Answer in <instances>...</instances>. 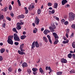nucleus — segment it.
<instances>
[{
  "label": "nucleus",
  "instance_id": "obj_44",
  "mask_svg": "<svg viewBox=\"0 0 75 75\" xmlns=\"http://www.w3.org/2000/svg\"><path fill=\"white\" fill-rule=\"evenodd\" d=\"M69 7H70V5L69 4H67L65 6L66 8H69Z\"/></svg>",
  "mask_w": 75,
  "mask_h": 75
},
{
  "label": "nucleus",
  "instance_id": "obj_47",
  "mask_svg": "<svg viewBox=\"0 0 75 75\" xmlns=\"http://www.w3.org/2000/svg\"><path fill=\"white\" fill-rule=\"evenodd\" d=\"M14 44H15V45H18L19 44V43L17 42H15L14 43Z\"/></svg>",
  "mask_w": 75,
  "mask_h": 75
},
{
  "label": "nucleus",
  "instance_id": "obj_19",
  "mask_svg": "<svg viewBox=\"0 0 75 75\" xmlns=\"http://www.w3.org/2000/svg\"><path fill=\"white\" fill-rule=\"evenodd\" d=\"M35 48V43L34 41L32 45L31 48L32 49H34V48Z\"/></svg>",
  "mask_w": 75,
  "mask_h": 75
},
{
  "label": "nucleus",
  "instance_id": "obj_51",
  "mask_svg": "<svg viewBox=\"0 0 75 75\" xmlns=\"http://www.w3.org/2000/svg\"><path fill=\"white\" fill-rule=\"evenodd\" d=\"M2 27L3 28H5L6 27V23H4L2 25Z\"/></svg>",
  "mask_w": 75,
  "mask_h": 75
},
{
  "label": "nucleus",
  "instance_id": "obj_45",
  "mask_svg": "<svg viewBox=\"0 0 75 75\" xmlns=\"http://www.w3.org/2000/svg\"><path fill=\"white\" fill-rule=\"evenodd\" d=\"M64 24L65 25H68V22L67 21H65L64 23Z\"/></svg>",
  "mask_w": 75,
  "mask_h": 75
},
{
  "label": "nucleus",
  "instance_id": "obj_49",
  "mask_svg": "<svg viewBox=\"0 0 75 75\" xmlns=\"http://www.w3.org/2000/svg\"><path fill=\"white\" fill-rule=\"evenodd\" d=\"M72 57L73 58V59H75V54H72Z\"/></svg>",
  "mask_w": 75,
  "mask_h": 75
},
{
  "label": "nucleus",
  "instance_id": "obj_15",
  "mask_svg": "<svg viewBox=\"0 0 75 75\" xmlns=\"http://www.w3.org/2000/svg\"><path fill=\"white\" fill-rule=\"evenodd\" d=\"M15 41H20V38L18 37V36L15 38H14Z\"/></svg>",
  "mask_w": 75,
  "mask_h": 75
},
{
  "label": "nucleus",
  "instance_id": "obj_41",
  "mask_svg": "<svg viewBox=\"0 0 75 75\" xmlns=\"http://www.w3.org/2000/svg\"><path fill=\"white\" fill-rule=\"evenodd\" d=\"M49 70L50 71V72H49V74H50V73L51 72V71H52V69H51V67H49Z\"/></svg>",
  "mask_w": 75,
  "mask_h": 75
},
{
  "label": "nucleus",
  "instance_id": "obj_37",
  "mask_svg": "<svg viewBox=\"0 0 75 75\" xmlns=\"http://www.w3.org/2000/svg\"><path fill=\"white\" fill-rule=\"evenodd\" d=\"M13 35L14 36V38H15L18 37V35H17V33H14L13 34Z\"/></svg>",
  "mask_w": 75,
  "mask_h": 75
},
{
  "label": "nucleus",
  "instance_id": "obj_31",
  "mask_svg": "<svg viewBox=\"0 0 75 75\" xmlns=\"http://www.w3.org/2000/svg\"><path fill=\"white\" fill-rule=\"evenodd\" d=\"M71 27L73 29H74L75 30V24H73L71 25Z\"/></svg>",
  "mask_w": 75,
  "mask_h": 75
},
{
  "label": "nucleus",
  "instance_id": "obj_54",
  "mask_svg": "<svg viewBox=\"0 0 75 75\" xmlns=\"http://www.w3.org/2000/svg\"><path fill=\"white\" fill-rule=\"evenodd\" d=\"M54 13H55V11L54 10H52V14H54Z\"/></svg>",
  "mask_w": 75,
  "mask_h": 75
},
{
  "label": "nucleus",
  "instance_id": "obj_9",
  "mask_svg": "<svg viewBox=\"0 0 75 75\" xmlns=\"http://www.w3.org/2000/svg\"><path fill=\"white\" fill-rule=\"evenodd\" d=\"M22 66L23 68H25V67H27L28 66V64L27 63L25 62L22 64Z\"/></svg>",
  "mask_w": 75,
  "mask_h": 75
},
{
  "label": "nucleus",
  "instance_id": "obj_23",
  "mask_svg": "<svg viewBox=\"0 0 75 75\" xmlns=\"http://www.w3.org/2000/svg\"><path fill=\"white\" fill-rule=\"evenodd\" d=\"M38 31V29L37 28H35V29L33 30V33H35H35H37V31Z\"/></svg>",
  "mask_w": 75,
  "mask_h": 75
},
{
  "label": "nucleus",
  "instance_id": "obj_59",
  "mask_svg": "<svg viewBox=\"0 0 75 75\" xmlns=\"http://www.w3.org/2000/svg\"><path fill=\"white\" fill-rule=\"evenodd\" d=\"M49 69V67H46V70H48Z\"/></svg>",
  "mask_w": 75,
  "mask_h": 75
},
{
  "label": "nucleus",
  "instance_id": "obj_32",
  "mask_svg": "<svg viewBox=\"0 0 75 75\" xmlns=\"http://www.w3.org/2000/svg\"><path fill=\"white\" fill-rule=\"evenodd\" d=\"M4 15H2L1 16H0V21L1 20V19L2 20H3L4 19Z\"/></svg>",
  "mask_w": 75,
  "mask_h": 75
},
{
  "label": "nucleus",
  "instance_id": "obj_64",
  "mask_svg": "<svg viewBox=\"0 0 75 75\" xmlns=\"http://www.w3.org/2000/svg\"><path fill=\"white\" fill-rule=\"evenodd\" d=\"M44 28H42L41 29V31H44Z\"/></svg>",
  "mask_w": 75,
  "mask_h": 75
},
{
  "label": "nucleus",
  "instance_id": "obj_39",
  "mask_svg": "<svg viewBox=\"0 0 75 75\" xmlns=\"http://www.w3.org/2000/svg\"><path fill=\"white\" fill-rule=\"evenodd\" d=\"M4 11H6L7 10H8V7L7 6H6L5 8H4Z\"/></svg>",
  "mask_w": 75,
  "mask_h": 75
},
{
  "label": "nucleus",
  "instance_id": "obj_6",
  "mask_svg": "<svg viewBox=\"0 0 75 75\" xmlns=\"http://www.w3.org/2000/svg\"><path fill=\"white\" fill-rule=\"evenodd\" d=\"M52 35L54 37L55 39H58V38H59V37L57 33L54 32L52 33Z\"/></svg>",
  "mask_w": 75,
  "mask_h": 75
},
{
  "label": "nucleus",
  "instance_id": "obj_30",
  "mask_svg": "<svg viewBox=\"0 0 75 75\" xmlns=\"http://www.w3.org/2000/svg\"><path fill=\"white\" fill-rule=\"evenodd\" d=\"M27 72L28 73V74H30L31 73V69H28L27 70Z\"/></svg>",
  "mask_w": 75,
  "mask_h": 75
},
{
  "label": "nucleus",
  "instance_id": "obj_21",
  "mask_svg": "<svg viewBox=\"0 0 75 75\" xmlns=\"http://www.w3.org/2000/svg\"><path fill=\"white\" fill-rule=\"evenodd\" d=\"M17 26L16 27V29L18 30H21V26L19 25H17Z\"/></svg>",
  "mask_w": 75,
  "mask_h": 75
},
{
  "label": "nucleus",
  "instance_id": "obj_27",
  "mask_svg": "<svg viewBox=\"0 0 75 75\" xmlns=\"http://www.w3.org/2000/svg\"><path fill=\"white\" fill-rule=\"evenodd\" d=\"M12 31L14 32H15L16 33H18V32L17 31V30L15 28H13L12 29Z\"/></svg>",
  "mask_w": 75,
  "mask_h": 75
},
{
  "label": "nucleus",
  "instance_id": "obj_33",
  "mask_svg": "<svg viewBox=\"0 0 75 75\" xmlns=\"http://www.w3.org/2000/svg\"><path fill=\"white\" fill-rule=\"evenodd\" d=\"M62 74V73L61 71L57 72V75H61Z\"/></svg>",
  "mask_w": 75,
  "mask_h": 75
},
{
  "label": "nucleus",
  "instance_id": "obj_43",
  "mask_svg": "<svg viewBox=\"0 0 75 75\" xmlns=\"http://www.w3.org/2000/svg\"><path fill=\"white\" fill-rule=\"evenodd\" d=\"M6 18L9 21H11V18H10L8 17H6Z\"/></svg>",
  "mask_w": 75,
  "mask_h": 75
},
{
  "label": "nucleus",
  "instance_id": "obj_62",
  "mask_svg": "<svg viewBox=\"0 0 75 75\" xmlns=\"http://www.w3.org/2000/svg\"><path fill=\"white\" fill-rule=\"evenodd\" d=\"M66 35L67 37V38H68V33H67L66 34Z\"/></svg>",
  "mask_w": 75,
  "mask_h": 75
},
{
  "label": "nucleus",
  "instance_id": "obj_57",
  "mask_svg": "<svg viewBox=\"0 0 75 75\" xmlns=\"http://www.w3.org/2000/svg\"><path fill=\"white\" fill-rule=\"evenodd\" d=\"M22 70H21V69H18V71H19V72H21V71H22Z\"/></svg>",
  "mask_w": 75,
  "mask_h": 75
},
{
  "label": "nucleus",
  "instance_id": "obj_60",
  "mask_svg": "<svg viewBox=\"0 0 75 75\" xmlns=\"http://www.w3.org/2000/svg\"><path fill=\"white\" fill-rule=\"evenodd\" d=\"M69 42V40H67L65 41L66 44H67V43H68Z\"/></svg>",
  "mask_w": 75,
  "mask_h": 75
},
{
  "label": "nucleus",
  "instance_id": "obj_40",
  "mask_svg": "<svg viewBox=\"0 0 75 75\" xmlns=\"http://www.w3.org/2000/svg\"><path fill=\"white\" fill-rule=\"evenodd\" d=\"M17 2L18 3L19 6H21V2H20V0H18Z\"/></svg>",
  "mask_w": 75,
  "mask_h": 75
},
{
  "label": "nucleus",
  "instance_id": "obj_8",
  "mask_svg": "<svg viewBox=\"0 0 75 75\" xmlns=\"http://www.w3.org/2000/svg\"><path fill=\"white\" fill-rule=\"evenodd\" d=\"M61 62L62 63H63L64 64H65L66 63H67V59H65L62 58L61 59Z\"/></svg>",
  "mask_w": 75,
  "mask_h": 75
},
{
  "label": "nucleus",
  "instance_id": "obj_26",
  "mask_svg": "<svg viewBox=\"0 0 75 75\" xmlns=\"http://www.w3.org/2000/svg\"><path fill=\"white\" fill-rule=\"evenodd\" d=\"M67 57L69 58H72V54L69 53L67 55Z\"/></svg>",
  "mask_w": 75,
  "mask_h": 75
},
{
  "label": "nucleus",
  "instance_id": "obj_4",
  "mask_svg": "<svg viewBox=\"0 0 75 75\" xmlns=\"http://www.w3.org/2000/svg\"><path fill=\"white\" fill-rule=\"evenodd\" d=\"M8 40H7V42L8 44H11V45H13V41L12 40L11 38H10L8 37Z\"/></svg>",
  "mask_w": 75,
  "mask_h": 75
},
{
  "label": "nucleus",
  "instance_id": "obj_36",
  "mask_svg": "<svg viewBox=\"0 0 75 75\" xmlns=\"http://www.w3.org/2000/svg\"><path fill=\"white\" fill-rule=\"evenodd\" d=\"M47 5H48V6H49V7H51V6H52V3H51L48 2V3Z\"/></svg>",
  "mask_w": 75,
  "mask_h": 75
},
{
  "label": "nucleus",
  "instance_id": "obj_61",
  "mask_svg": "<svg viewBox=\"0 0 75 75\" xmlns=\"http://www.w3.org/2000/svg\"><path fill=\"white\" fill-rule=\"evenodd\" d=\"M71 37H74V33H71Z\"/></svg>",
  "mask_w": 75,
  "mask_h": 75
},
{
  "label": "nucleus",
  "instance_id": "obj_5",
  "mask_svg": "<svg viewBox=\"0 0 75 75\" xmlns=\"http://www.w3.org/2000/svg\"><path fill=\"white\" fill-rule=\"evenodd\" d=\"M39 22L40 20H39V18H38L37 17H36L35 20V23L36 25H38Z\"/></svg>",
  "mask_w": 75,
  "mask_h": 75
},
{
  "label": "nucleus",
  "instance_id": "obj_29",
  "mask_svg": "<svg viewBox=\"0 0 75 75\" xmlns=\"http://www.w3.org/2000/svg\"><path fill=\"white\" fill-rule=\"evenodd\" d=\"M24 24V23L23 22L21 23H17V25H23Z\"/></svg>",
  "mask_w": 75,
  "mask_h": 75
},
{
  "label": "nucleus",
  "instance_id": "obj_34",
  "mask_svg": "<svg viewBox=\"0 0 75 75\" xmlns=\"http://www.w3.org/2000/svg\"><path fill=\"white\" fill-rule=\"evenodd\" d=\"M37 69L36 68H33L32 69V70L33 71V72H36V71H37Z\"/></svg>",
  "mask_w": 75,
  "mask_h": 75
},
{
  "label": "nucleus",
  "instance_id": "obj_3",
  "mask_svg": "<svg viewBox=\"0 0 75 75\" xmlns=\"http://www.w3.org/2000/svg\"><path fill=\"white\" fill-rule=\"evenodd\" d=\"M49 28L50 29V30L51 32L53 33V32H54V31H55L54 29H55V28H56V26H55V25H54V24L52 27L50 26Z\"/></svg>",
  "mask_w": 75,
  "mask_h": 75
},
{
  "label": "nucleus",
  "instance_id": "obj_14",
  "mask_svg": "<svg viewBox=\"0 0 75 75\" xmlns=\"http://www.w3.org/2000/svg\"><path fill=\"white\" fill-rule=\"evenodd\" d=\"M43 40H44L45 42H46V43H47V42H48V40L47 38L45 36L43 37Z\"/></svg>",
  "mask_w": 75,
  "mask_h": 75
},
{
  "label": "nucleus",
  "instance_id": "obj_58",
  "mask_svg": "<svg viewBox=\"0 0 75 75\" xmlns=\"http://www.w3.org/2000/svg\"><path fill=\"white\" fill-rule=\"evenodd\" d=\"M23 35H25V34H26V32H25V31H24L23 32Z\"/></svg>",
  "mask_w": 75,
  "mask_h": 75
},
{
  "label": "nucleus",
  "instance_id": "obj_13",
  "mask_svg": "<svg viewBox=\"0 0 75 75\" xmlns=\"http://www.w3.org/2000/svg\"><path fill=\"white\" fill-rule=\"evenodd\" d=\"M35 44V46L36 48H38L39 47H40V45H39V44L37 41H34Z\"/></svg>",
  "mask_w": 75,
  "mask_h": 75
},
{
  "label": "nucleus",
  "instance_id": "obj_11",
  "mask_svg": "<svg viewBox=\"0 0 75 75\" xmlns=\"http://www.w3.org/2000/svg\"><path fill=\"white\" fill-rule=\"evenodd\" d=\"M47 37L49 40V42H50V43L51 44H52V40H51V37H50V36L49 35H47Z\"/></svg>",
  "mask_w": 75,
  "mask_h": 75
},
{
  "label": "nucleus",
  "instance_id": "obj_50",
  "mask_svg": "<svg viewBox=\"0 0 75 75\" xmlns=\"http://www.w3.org/2000/svg\"><path fill=\"white\" fill-rule=\"evenodd\" d=\"M10 15L12 17H13L14 16V13H11Z\"/></svg>",
  "mask_w": 75,
  "mask_h": 75
},
{
  "label": "nucleus",
  "instance_id": "obj_28",
  "mask_svg": "<svg viewBox=\"0 0 75 75\" xmlns=\"http://www.w3.org/2000/svg\"><path fill=\"white\" fill-rule=\"evenodd\" d=\"M41 9H38L37 13L38 14H41Z\"/></svg>",
  "mask_w": 75,
  "mask_h": 75
},
{
  "label": "nucleus",
  "instance_id": "obj_20",
  "mask_svg": "<svg viewBox=\"0 0 75 75\" xmlns=\"http://www.w3.org/2000/svg\"><path fill=\"white\" fill-rule=\"evenodd\" d=\"M24 9H25V13L28 14V10L27 9V7H25L24 8Z\"/></svg>",
  "mask_w": 75,
  "mask_h": 75
},
{
  "label": "nucleus",
  "instance_id": "obj_46",
  "mask_svg": "<svg viewBox=\"0 0 75 75\" xmlns=\"http://www.w3.org/2000/svg\"><path fill=\"white\" fill-rule=\"evenodd\" d=\"M8 37L9 38H11V39H12L13 38V37H14V35H10L9 36H8Z\"/></svg>",
  "mask_w": 75,
  "mask_h": 75
},
{
  "label": "nucleus",
  "instance_id": "obj_38",
  "mask_svg": "<svg viewBox=\"0 0 75 75\" xmlns=\"http://www.w3.org/2000/svg\"><path fill=\"white\" fill-rule=\"evenodd\" d=\"M8 9L9 10H12V7H11V5H9Z\"/></svg>",
  "mask_w": 75,
  "mask_h": 75
},
{
  "label": "nucleus",
  "instance_id": "obj_42",
  "mask_svg": "<svg viewBox=\"0 0 75 75\" xmlns=\"http://www.w3.org/2000/svg\"><path fill=\"white\" fill-rule=\"evenodd\" d=\"M70 74H75V72L74 71L71 70L69 72Z\"/></svg>",
  "mask_w": 75,
  "mask_h": 75
},
{
  "label": "nucleus",
  "instance_id": "obj_10",
  "mask_svg": "<svg viewBox=\"0 0 75 75\" xmlns=\"http://www.w3.org/2000/svg\"><path fill=\"white\" fill-rule=\"evenodd\" d=\"M51 33L50 31L47 29H45L43 32V33H44V34L46 35L48 34V33Z\"/></svg>",
  "mask_w": 75,
  "mask_h": 75
},
{
  "label": "nucleus",
  "instance_id": "obj_2",
  "mask_svg": "<svg viewBox=\"0 0 75 75\" xmlns=\"http://www.w3.org/2000/svg\"><path fill=\"white\" fill-rule=\"evenodd\" d=\"M69 18L71 20H74L75 19V14L73 12H71L69 13Z\"/></svg>",
  "mask_w": 75,
  "mask_h": 75
},
{
  "label": "nucleus",
  "instance_id": "obj_35",
  "mask_svg": "<svg viewBox=\"0 0 75 75\" xmlns=\"http://www.w3.org/2000/svg\"><path fill=\"white\" fill-rule=\"evenodd\" d=\"M8 71H9L10 72H11L12 71V68L11 67H9L8 69Z\"/></svg>",
  "mask_w": 75,
  "mask_h": 75
},
{
  "label": "nucleus",
  "instance_id": "obj_18",
  "mask_svg": "<svg viewBox=\"0 0 75 75\" xmlns=\"http://www.w3.org/2000/svg\"><path fill=\"white\" fill-rule=\"evenodd\" d=\"M55 41L54 42V45H56V44H57L58 42H59V41H58V40L57 39H55Z\"/></svg>",
  "mask_w": 75,
  "mask_h": 75
},
{
  "label": "nucleus",
  "instance_id": "obj_52",
  "mask_svg": "<svg viewBox=\"0 0 75 75\" xmlns=\"http://www.w3.org/2000/svg\"><path fill=\"white\" fill-rule=\"evenodd\" d=\"M31 5H30L29 6L28 10H31L32 9V8H31Z\"/></svg>",
  "mask_w": 75,
  "mask_h": 75
},
{
  "label": "nucleus",
  "instance_id": "obj_25",
  "mask_svg": "<svg viewBox=\"0 0 75 75\" xmlns=\"http://www.w3.org/2000/svg\"><path fill=\"white\" fill-rule=\"evenodd\" d=\"M75 41L73 42L72 43V47L74 48H75Z\"/></svg>",
  "mask_w": 75,
  "mask_h": 75
},
{
  "label": "nucleus",
  "instance_id": "obj_1",
  "mask_svg": "<svg viewBox=\"0 0 75 75\" xmlns=\"http://www.w3.org/2000/svg\"><path fill=\"white\" fill-rule=\"evenodd\" d=\"M24 45V44L23 43L20 45L19 47L20 50H18V53L20 55H24V54H25V52H23L25 51V50L23 49Z\"/></svg>",
  "mask_w": 75,
  "mask_h": 75
},
{
  "label": "nucleus",
  "instance_id": "obj_16",
  "mask_svg": "<svg viewBox=\"0 0 75 75\" xmlns=\"http://www.w3.org/2000/svg\"><path fill=\"white\" fill-rule=\"evenodd\" d=\"M58 3H54V5L53 6L54 8H57V7H58Z\"/></svg>",
  "mask_w": 75,
  "mask_h": 75
},
{
  "label": "nucleus",
  "instance_id": "obj_17",
  "mask_svg": "<svg viewBox=\"0 0 75 75\" xmlns=\"http://www.w3.org/2000/svg\"><path fill=\"white\" fill-rule=\"evenodd\" d=\"M27 36L25 35H23L21 36V40H24L26 38Z\"/></svg>",
  "mask_w": 75,
  "mask_h": 75
},
{
  "label": "nucleus",
  "instance_id": "obj_7",
  "mask_svg": "<svg viewBox=\"0 0 75 75\" xmlns=\"http://www.w3.org/2000/svg\"><path fill=\"white\" fill-rule=\"evenodd\" d=\"M24 15L23 14H21L20 15H18L17 16V18L18 19H21V18H24Z\"/></svg>",
  "mask_w": 75,
  "mask_h": 75
},
{
  "label": "nucleus",
  "instance_id": "obj_48",
  "mask_svg": "<svg viewBox=\"0 0 75 75\" xmlns=\"http://www.w3.org/2000/svg\"><path fill=\"white\" fill-rule=\"evenodd\" d=\"M3 58L2 56H0V61H3Z\"/></svg>",
  "mask_w": 75,
  "mask_h": 75
},
{
  "label": "nucleus",
  "instance_id": "obj_24",
  "mask_svg": "<svg viewBox=\"0 0 75 75\" xmlns=\"http://www.w3.org/2000/svg\"><path fill=\"white\" fill-rule=\"evenodd\" d=\"M39 71L40 73L42 74L43 72H44V70L42 69L41 67H40L39 69Z\"/></svg>",
  "mask_w": 75,
  "mask_h": 75
},
{
  "label": "nucleus",
  "instance_id": "obj_12",
  "mask_svg": "<svg viewBox=\"0 0 75 75\" xmlns=\"http://www.w3.org/2000/svg\"><path fill=\"white\" fill-rule=\"evenodd\" d=\"M67 3H68V1L67 0H63L62 1V4L63 6Z\"/></svg>",
  "mask_w": 75,
  "mask_h": 75
},
{
  "label": "nucleus",
  "instance_id": "obj_53",
  "mask_svg": "<svg viewBox=\"0 0 75 75\" xmlns=\"http://www.w3.org/2000/svg\"><path fill=\"white\" fill-rule=\"evenodd\" d=\"M31 7L32 9H33L35 8V6H34V5H31Z\"/></svg>",
  "mask_w": 75,
  "mask_h": 75
},
{
  "label": "nucleus",
  "instance_id": "obj_22",
  "mask_svg": "<svg viewBox=\"0 0 75 75\" xmlns=\"http://www.w3.org/2000/svg\"><path fill=\"white\" fill-rule=\"evenodd\" d=\"M5 48H2L0 50V51H1V54H3V52L5 51Z\"/></svg>",
  "mask_w": 75,
  "mask_h": 75
},
{
  "label": "nucleus",
  "instance_id": "obj_56",
  "mask_svg": "<svg viewBox=\"0 0 75 75\" xmlns=\"http://www.w3.org/2000/svg\"><path fill=\"white\" fill-rule=\"evenodd\" d=\"M62 21L63 23H64L65 22V20L64 19H62Z\"/></svg>",
  "mask_w": 75,
  "mask_h": 75
},
{
  "label": "nucleus",
  "instance_id": "obj_63",
  "mask_svg": "<svg viewBox=\"0 0 75 75\" xmlns=\"http://www.w3.org/2000/svg\"><path fill=\"white\" fill-rule=\"evenodd\" d=\"M70 53H75V52H73V51H70Z\"/></svg>",
  "mask_w": 75,
  "mask_h": 75
},
{
  "label": "nucleus",
  "instance_id": "obj_55",
  "mask_svg": "<svg viewBox=\"0 0 75 75\" xmlns=\"http://www.w3.org/2000/svg\"><path fill=\"white\" fill-rule=\"evenodd\" d=\"M33 75H36V74H37V72H35L34 71L33 72Z\"/></svg>",
  "mask_w": 75,
  "mask_h": 75
}]
</instances>
